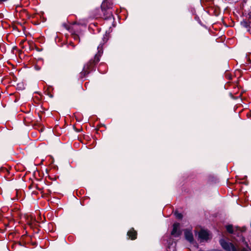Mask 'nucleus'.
<instances>
[{
	"mask_svg": "<svg viewBox=\"0 0 251 251\" xmlns=\"http://www.w3.org/2000/svg\"><path fill=\"white\" fill-rule=\"evenodd\" d=\"M220 243L223 249L227 251H249L245 248L237 250L232 244L226 242L224 239H221Z\"/></svg>",
	"mask_w": 251,
	"mask_h": 251,
	"instance_id": "nucleus-1",
	"label": "nucleus"
},
{
	"mask_svg": "<svg viewBox=\"0 0 251 251\" xmlns=\"http://www.w3.org/2000/svg\"><path fill=\"white\" fill-rule=\"evenodd\" d=\"M184 236L185 239L190 244L193 245L196 248L198 247L197 244L195 241L193 233L190 229H185L184 230Z\"/></svg>",
	"mask_w": 251,
	"mask_h": 251,
	"instance_id": "nucleus-2",
	"label": "nucleus"
},
{
	"mask_svg": "<svg viewBox=\"0 0 251 251\" xmlns=\"http://www.w3.org/2000/svg\"><path fill=\"white\" fill-rule=\"evenodd\" d=\"M108 37L107 33H105V35H104L102 40H103V43H100V45L98 47V54H97L95 55V60L96 62H99L100 60L99 56L101 55V54L102 53V45H103L105 43H106L108 40Z\"/></svg>",
	"mask_w": 251,
	"mask_h": 251,
	"instance_id": "nucleus-3",
	"label": "nucleus"
},
{
	"mask_svg": "<svg viewBox=\"0 0 251 251\" xmlns=\"http://www.w3.org/2000/svg\"><path fill=\"white\" fill-rule=\"evenodd\" d=\"M198 238L201 242L207 241L210 238V235L207 231L201 230L198 233Z\"/></svg>",
	"mask_w": 251,
	"mask_h": 251,
	"instance_id": "nucleus-4",
	"label": "nucleus"
},
{
	"mask_svg": "<svg viewBox=\"0 0 251 251\" xmlns=\"http://www.w3.org/2000/svg\"><path fill=\"white\" fill-rule=\"evenodd\" d=\"M181 234V230L180 229V225L179 223H175L173 225V230L171 234L174 237H178Z\"/></svg>",
	"mask_w": 251,
	"mask_h": 251,
	"instance_id": "nucleus-5",
	"label": "nucleus"
},
{
	"mask_svg": "<svg viewBox=\"0 0 251 251\" xmlns=\"http://www.w3.org/2000/svg\"><path fill=\"white\" fill-rule=\"evenodd\" d=\"M127 235L131 239L134 240L136 238L137 233L133 228H131L127 232Z\"/></svg>",
	"mask_w": 251,
	"mask_h": 251,
	"instance_id": "nucleus-6",
	"label": "nucleus"
},
{
	"mask_svg": "<svg viewBox=\"0 0 251 251\" xmlns=\"http://www.w3.org/2000/svg\"><path fill=\"white\" fill-rule=\"evenodd\" d=\"M91 64L92 63H90V64H87L84 66L83 71L81 73V75L85 76L86 74L89 73L88 70Z\"/></svg>",
	"mask_w": 251,
	"mask_h": 251,
	"instance_id": "nucleus-7",
	"label": "nucleus"
},
{
	"mask_svg": "<svg viewBox=\"0 0 251 251\" xmlns=\"http://www.w3.org/2000/svg\"><path fill=\"white\" fill-rule=\"evenodd\" d=\"M227 231L230 233H233L234 232V228L232 225H229L226 226Z\"/></svg>",
	"mask_w": 251,
	"mask_h": 251,
	"instance_id": "nucleus-8",
	"label": "nucleus"
},
{
	"mask_svg": "<svg viewBox=\"0 0 251 251\" xmlns=\"http://www.w3.org/2000/svg\"><path fill=\"white\" fill-rule=\"evenodd\" d=\"M175 215L176 218L178 219H181L182 218V215L181 213H178L177 212H176L175 213Z\"/></svg>",
	"mask_w": 251,
	"mask_h": 251,
	"instance_id": "nucleus-9",
	"label": "nucleus"
},
{
	"mask_svg": "<svg viewBox=\"0 0 251 251\" xmlns=\"http://www.w3.org/2000/svg\"><path fill=\"white\" fill-rule=\"evenodd\" d=\"M35 69H36V70H40V68H39V67H35Z\"/></svg>",
	"mask_w": 251,
	"mask_h": 251,
	"instance_id": "nucleus-10",
	"label": "nucleus"
},
{
	"mask_svg": "<svg viewBox=\"0 0 251 251\" xmlns=\"http://www.w3.org/2000/svg\"><path fill=\"white\" fill-rule=\"evenodd\" d=\"M246 25H247V23L245 22V23H244V25L245 26H246Z\"/></svg>",
	"mask_w": 251,
	"mask_h": 251,
	"instance_id": "nucleus-11",
	"label": "nucleus"
},
{
	"mask_svg": "<svg viewBox=\"0 0 251 251\" xmlns=\"http://www.w3.org/2000/svg\"><path fill=\"white\" fill-rule=\"evenodd\" d=\"M7 0H0V1H6Z\"/></svg>",
	"mask_w": 251,
	"mask_h": 251,
	"instance_id": "nucleus-12",
	"label": "nucleus"
},
{
	"mask_svg": "<svg viewBox=\"0 0 251 251\" xmlns=\"http://www.w3.org/2000/svg\"><path fill=\"white\" fill-rule=\"evenodd\" d=\"M241 238H242V240H243V241H244V239H243V237H241Z\"/></svg>",
	"mask_w": 251,
	"mask_h": 251,
	"instance_id": "nucleus-13",
	"label": "nucleus"
}]
</instances>
